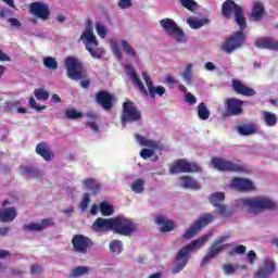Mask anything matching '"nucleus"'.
I'll return each mask as SVG.
<instances>
[{
    "label": "nucleus",
    "mask_w": 278,
    "mask_h": 278,
    "mask_svg": "<svg viewBox=\"0 0 278 278\" xmlns=\"http://www.w3.org/2000/svg\"><path fill=\"white\" fill-rule=\"evenodd\" d=\"M91 229L93 231H114L118 236H131L138 231V224L124 215H117L111 218H97Z\"/></svg>",
    "instance_id": "nucleus-1"
},
{
    "label": "nucleus",
    "mask_w": 278,
    "mask_h": 278,
    "mask_svg": "<svg viewBox=\"0 0 278 278\" xmlns=\"http://www.w3.org/2000/svg\"><path fill=\"white\" fill-rule=\"evenodd\" d=\"M210 240V236L204 235L195 240H192L187 245L182 247L176 254V264L172 269L173 275H177V273H181L182 269L188 266V262H190L191 253L194 251H199L205 242Z\"/></svg>",
    "instance_id": "nucleus-2"
},
{
    "label": "nucleus",
    "mask_w": 278,
    "mask_h": 278,
    "mask_svg": "<svg viewBox=\"0 0 278 278\" xmlns=\"http://www.w3.org/2000/svg\"><path fill=\"white\" fill-rule=\"evenodd\" d=\"M243 207H248L250 214H262L266 211L277 210V202L266 197L243 198L239 200Z\"/></svg>",
    "instance_id": "nucleus-3"
},
{
    "label": "nucleus",
    "mask_w": 278,
    "mask_h": 278,
    "mask_svg": "<svg viewBox=\"0 0 278 278\" xmlns=\"http://www.w3.org/2000/svg\"><path fill=\"white\" fill-rule=\"evenodd\" d=\"M222 16L231 21L235 18V22L240 27V29H247V17H244V11L233 0H226L222 4Z\"/></svg>",
    "instance_id": "nucleus-4"
},
{
    "label": "nucleus",
    "mask_w": 278,
    "mask_h": 278,
    "mask_svg": "<svg viewBox=\"0 0 278 278\" xmlns=\"http://www.w3.org/2000/svg\"><path fill=\"white\" fill-rule=\"evenodd\" d=\"M247 45V35L244 29L232 31V34L225 39L222 45V51L225 53H233L238 49H242V46Z\"/></svg>",
    "instance_id": "nucleus-5"
},
{
    "label": "nucleus",
    "mask_w": 278,
    "mask_h": 278,
    "mask_svg": "<svg viewBox=\"0 0 278 278\" xmlns=\"http://www.w3.org/2000/svg\"><path fill=\"white\" fill-rule=\"evenodd\" d=\"M138 121H142V112L138 110V105L131 100L124 102L121 115L122 125L138 123Z\"/></svg>",
    "instance_id": "nucleus-6"
},
{
    "label": "nucleus",
    "mask_w": 278,
    "mask_h": 278,
    "mask_svg": "<svg viewBox=\"0 0 278 278\" xmlns=\"http://www.w3.org/2000/svg\"><path fill=\"white\" fill-rule=\"evenodd\" d=\"M66 75L70 79L79 81V79H86L84 75V63L79 59L74 56H67L65 59Z\"/></svg>",
    "instance_id": "nucleus-7"
},
{
    "label": "nucleus",
    "mask_w": 278,
    "mask_h": 278,
    "mask_svg": "<svg viewBox=\"0 0 278 278\" xmlns=\"http://www.w3.org/2000/svg\"><path fill=\"white\" fill-rule=\"evenodd\" d=\"M215 216L212 214H204L200 216L190 227L186 230V232L181 236L184 240H190V238H194L203 229V227H207L210 223H214Z\"/></svg>",
    "instance_id": "nucleus-8"
},
{
    "label": "nucleus",
    "mask_w": 278,
    "mask_h": 278,
    "mask_svg": "<svg viewBox=\"0 0 278 278\" xmlns=\"http://www.w3.org/2000/svg\"><path fill=\"white\" fill-rule=\"evenodd\" d=\"M211 164H213V167L216 170H219V173H244V167H242V165L223 157H212Z\"/></svg>",
    "instance_id": "nucleus-9"
},
{
    "label": "nucleus",
    "mask_w": 278,
    "mask_h": 278,
    "mask_svg": "<svg viewBox=\"0 0 278 278\" xmlns=\"http://www.w3.org/2000/svg\"><path fill=\"white\" fill-rule=\"evenodd\" d=\"M161 27L167 34V36H172L175 38L177 42H186V34L184 30L177 25L173 18H163L160 21Z\"/></svg>",
    "instance_id": "nucleus-10"
},
{
    "label": "nucleus",
    "mask_w": 278,
    "mask_h": 278,
    "mask_svg": "<svg viewBox=\"0 0 278 278\" xmlns=\"http://www.w3.org/2000/svg\"><path fill=\"white\" fill-rule=\"evenodd\" d=\"M172 175H179V173H203V168L197 163H190L186 159H178L169 168Z\"/></svg>",
    "instance_id": "nucleus-11"
},
{
    "label": "nucleus",
    "mask_w": 278,
    "mask_h": 278,
    "mask_svg": "<svg viewBox=\"0 0 278 278\" xmlns=\"http://www.w3.org/2000/svg\"><path fill=\"white\" fill-rule=\"evenodd\" d=\"M80 40H84L85 47L87 51H89L91 58L96 60H101V54L94 50L96 47H99V41L97 40V36L92 31V27L88 26L85 31L80 36Z\"/></svg>",
    "instance_id": "nucleus-12"
},
{
    "label": "nucleus",
    "mask_w": 278,
    "mask_h": 278,
    "mask_svg": "<svg viewBox=\"0 0 278 278\" xmlns=\"http://www.w3.org/2000/svg\"><path fill=\"white\" fill-rule=\"evenodd\" d=\"M96 103L101 105L105 112H110L114 108V103H116V97L108 90H100L96 93Z\"/></svg>",
    "instance_id": "nucleus-13"
},
{
    "label": "nucleus",
    "mask_w": 278,
    "mask_h": 278,
    "mask_svg": "<svg viewBox=\"0 0 278 278\" xmlns=\"http://www.w3.org/2000/svg\"><path fill=\"white\" fill-rule=\"evenodd\" d=\"M243 105L244 102L238 98H228L225 100V110L228 116H240L244 114Z\"/></svg>",
    "instance_id": "nucleus-14"
},
{
    "label": "nucleus",
    "mask_w": 278,
    "mask_h": 278,
    "mask_svg": "<svg viewBox=\"0 0 278 278\" xmlns=\"http://www.w3.org/2000/svg\"><path fill=\"white\" fill-rule=\"evenodd\" d=\"M72 244L75 253H83L86 255L90 247H92V240L84 235H76L72 239Z\"/></svg>",
    "instance_id": "nucleus-15"
},
{
    "label": "nucleus",
    "mask_w": 278,
    "mask_h": 278,
    "mask_svg": "<svg viewBox=\"0 0 278 278\" xmlns=\"http://www.w3.org/2000/svg\"><path fill=\"white\" fill-rule=\"evenodd\" d=\"M29 10L34 16L41 21H49V16H51V9L42 1L30 3Z\"/></svg>",
    "instance_id": "nucleus-16"
},
{
    "label": "nucleus",
    "mask_w": 278,
    "mask_h": 278,
    "mask_svg": "<svg viewBox=\"0 0 278 278\" xmlns=\"http://www.w3.org/2000/svg\"><path fill=\"white\" fill-rule=\"evenodd\" d=\"M232 90L236 94H242V97H255V89L242 84L239 79H232Z\"/></svg>",
    "instance_id": "nucleus-17"
},
{
    "label": "nucleus",
    "mask_w": 278,
    "mask_h": 278,
    "mask_svg": "<svg viewBox=\"0 0 278 278\" xmlns=\"http://www.w3.org/2000/svg\"><path fill=\"white\" fill-rule=\"evenodd\" d=\"M231 187L235 188V190H240L241 192L255 190V186L253 185V181L247 178H238V177L232 178Z\"/></svg>",
    "instance_id": "nucleus-18"
},
{
    "label": "nucleus",
    "mask_w": 278,
    "mask_h": 278,
    "mask_svg": "<svg viewBox=\"0 0 278 278\" xmlns=\"http://www.w3.org/2000/svg\"><path fill=\"white\" fill-rule=\"evenodd\" d=\"M35 151L37 155H40L42 160L46 162H51L55 157V154H53V150L47 142H40L36 146Z\"/></svg>",
    "instance_id": "nucleus-19"
},
{
    "label": "nucleus",
    "mask_w": 278,
    "mask_h": 278,
    "mask_svg": "<svg viewBox=\"0 0 278 278\" xmlns=\"http://www.w3.org/2000/svg\"><path fill=\"white\" fill-rule=\"evenodd\" d=\"M229 236L218 237L216 241L210 247L208 254L210 257H217L218 254L223 253L225 249H227V244H223L226 240H228Z\"/></svg>",
    "instance_id": "nucleus-20"
},
{
    "label": "nucleus",
    "mask_w": 278,
    "mask_h": 278,
    "mask_svg": "<svg viewBox=\"0 0 278 278\" xmlns=\"http://www.w3.org/2000/svg\"><path fill=\"white\" fill-rule=\"evenodd\" d=\"M53 219L51 218H46L42 219L40 223H31L23 226L24 231H45L47 227L53 226Z\"/></svg>",
    "instance_id": "nucleus-21"
},
{
    "label": "nucleus",
    "mask_w": 278,
    "mask_h": 278,
    "mask_svg": "<svg viewBox=\"0 0 278 278\" xmlns=\"http://www.w3.org/2000/svg\"><path fill=\"white\" fill-rule=\"evenodd\" d=\"M257 49H268L269 51H278V41L270 37L258 38L255 40Z\"/></svg>",
    "instance_id": "nucleus-22"
},
{
    "label": "nucleus",
    "mask_w": 278,
    "mask_h": 278,
    "mask_svg": "<svg viewBox=\"0 0 278 278\" xmlns=\"http://www.w3.org/2000/svg\"><path fill=\"white\" fill-rule=\"evenodd\" d=\"M178 179L181 188H185V190H201V185L192 176H181Z\"/></svg>",
    "instance_id": "nucleus-23"
},
{
    "label": "nucleus",
    "mask_w": 278,
    "mask_h": 278,
    "mask_svg": "<svg viewBox=\"0 0 278 278\" xmlns=\"http://www.w3.org/2000/svg\"><path fill=\"white\" fill-rule=\"evenodd\" d=\"M156 225H161L162 233H168L175 229V222L166 218L164 215H159L155 217Z\"/></svg>",
    "instance_id": "nucleus-24"
},
{
    "label": "nucleus",
    "mask_w": 278,
    "mask_h": 278,
    "mask_svg": "<svg viewBox=\"0 0 278 278\" xmlns=\"http://www.w3.org/2000/svg\"><path fill=\"white\" fill-rule=\"evenodd\" d=\"M266 14V9L264 8V3L256 1L253 4L252 11H251V18L254 22H260L262 18H264V15Z\"/></svg>",
    "instance_id": "nucleus-25"
},
{
    "label": "nucleus",
    "mask_w": 278,
    "mask_h": 278,
    "mask_svg": "<svg viewBox=\"0 0 278 278\" xmlns=\"http://www.w3.org/2000/svg\"><path fill=\"white\" fill-rule=\"evenodd\" d=\"M16 216H17L16 208L14 207L4 208L3 211H0V223H12V220H14Z\"/></svg>",
    "instance_id": "nucleus-26"
},
{
    "label": "nucleus",
    "mask_w": 278,
    "mask_h": 278,
    "mask_svg": "<svg viewBox=\"0 0 278 278\" xmlns=\"http://www.w3.org/2000/svg\"><path fill=\"white\" fill-rule=\"evenodd\" d=\"M84 186L87 190H91L92 194H99L101 192V184L93 178L85 179Z\"/></svg>",
    "instance_id": "nucleus-27"
},
{
    "label": "nucleus",
    "mask_w": 278,
    "mask_h": 278,
    "mask_svg": "<svg viewBox=\"0 0 278 278\" xmlns=\"http://www.w3.org/2000/svg\"><path fill=\"white\" fill-rule=\"evenodd\" d=\"M136 140L141 144V147H149V149H160V143L153 139H147L139 134L136 135Z\"/></svg>",
    "instance_id": "nucleus-28"
},
{
    "label": "nucleus",
    "mask_w": 278,
    "mask_h": 278,
    "mask_svg": "<svg viewBox=\"0 0 278 278\" xmlns=\"http://www.w3.org/2000/svg\"><path fill=\"white\" fill-rule=\"evenodd\" d=\"M238 131L241 136H253V134H257V126L255 124H244L238 127Z\"/></svg>",
    "instance_id": "nucleus-29"
},
{
    "label": "nucleus",
    "mask_w": 278,
    "mask_h": 278,
    "mask_svg": "<svg viewBox=\"0 0 278 278\" xmlns=\"http://www.w3.org/2000/svg\"><path fill=\"white\" fill-rule=\"evenodd\" d=\"M264 123L267 127H275L278 123L277 114L268 111L263 112Z\"/></svg>",
    "instance_id": "nucleus-30"
},
{
    "label": "nucleus",
    "mask_w": 278,
    "mask_h": 278,
    "mask_svg": "<svg viewBox=\"0 0 278 278\" xmlns=\"http://www.w3.org/2000/svg\"><path fill=\"white\" fill-rule=\"evenodd\" d=\"M121 45L126 55H128L129 58H138V52H136V49H134L129 41H127L126 39H122Z\"/></svg>",
    "instance_id": "nucleus-31"
},
{
    "label": "nucleus",
    "mask_w": 278,
    "mask_h": 278,
    "mask_svg": "<svg viewBox=\"0 0 278 278\" xmlns=\"http://www.w3.org/2000/svg\"><path fill=\"white\" fill-rule=\"evenodd\" d=\"M130 79H131L134 86H138L139 90H140V92H142V94H149V91H147L144 84H142V80H140V77H138V74L136 73V71L130 72Z\"/></svg>",
    "instance_id": "nucleus-32"
},
{
    "label": "nucleus",
    "mask_w": 278,
    "mask_h": 278,
    "mask_svg": "<svg viewBox=\"0 0 278 278\" xmlns=\"http://www.w3.org/2000/svg\"><path fill=\"white\" fill-rule=\"evenodd\" d=\"M224 201H225V192H215L210 195V203L214 207H218L223 205Z\"/></svg>",
    "instance_id": "nucleus-33"
},
{
    "label": "nucleus",
    "mask_w": 278,
    "mask_h": 278,
    "mask_svg": "<svg viewBox=\"0 0 278 278\" xmlns=\"http://www.w3.org/2000/svg\"><path fill=\"white\" fill-rule=\"evenodd\" d=\"M148 92L151 97V99H155V96L157 94L159 97H163L164 94H166V88L162 87V86H153V84L148 87Z\"/></svg>",
    "instance_id": "nucleus-34"
},
{
    "label": "nucleus",
    "mask_w": 278,
    "mask_h": 278,
    "mask_svg": "<svg viewBox=\"0 0 278 278\" xmlns=\"http://www.w3.org/2000/svg\"><path fill=\"white\" fill-rule=\"evenodd\" d=\"M211 112L210 109H207V105L205 103L201 102L198 105V116L200 121H207L210 118Z\"/></svg>",
    "instance_id": "nucleus-35"
},
{
    "label": "nucleus",
    "mask_w": 278,
    "mask_h": 278,
    "mask_svg": "<svg viewBox=\"0 0 278 278\" xmlns=\"http://www.w3.org/2000/svg\"><path fill=\"white\" fill-rule=\"evenodd\" d=\"M187 23L191 27V29H201V27L210 23V20L208 18H202V20L188 18Z\"/></svg>",
    "instance_id": "nucleus-36"
},
{
    "label": "nucleus",
    "mask_w": 278,
    "mask_h": 278,
    "mask_svg": "<svg viewBox=\"0 0 278 278\" xmlns=\"http://www.w3.org/2000/svg\"><path fill=\"white\" fill-rule=\"evenodd\" d=\"M261 270H264L265 273L273 275L275 273V261L270 258H265L263 261L262 267L260 268Z\"/></svg>",
    "instance_id": "nucleus-37"
},
{
    "label": "nucleus",
    "mask_w": 278,
    "mask_h": 278,
    "mask_svg": "<svg viewBox=\"0 0 278 278\" xmlns=\"http://www.w3.org/2000/svg\"><path fill=\"white\" fill-rule=\"evenodd\" d=\"M65 117L70 121H77L78 118H84V113L75 109L65 111Z\"/></svg>",
    "instance_id": "nucleus-38"
},
{
    "label": "nucleus",
    "mask_w": 278,
    "mask_h": 278,
    "mask_svg": "<svg viewBox=\"0 0 278 278\" xmlns=\"http://www.w3.org/2000/svg\"><path fill=\"white\" fill-rule=\"evenodd\" d=\"M131 191L136 192V194H142L144 192V180L136 179L135 184L131 185Z\"/></svg>",
    "instance_id": "nucleus-39"
},
{
    "label": "nucleus",
    "mask_w": 278,
    "mask_h": 278,
    "mask_svg": "<svg viewBox=\"0 0 278 278\" xmlns=\"http://www.w3.org/2000/svg\"><path fill=\"white\" fill-rule=\"evenodd\" d=\"M100 212L102 216H112L114 214V207L108 202H102L100 204Z\"/></svg>",
    "instance_id": "nucleus-40"
},
{
    "label": "nucleus",
    "mask_w": 278,
    "mask_h": 278,
    "mask_svg": "<svg viewBox=\"0 0 278 278\" xmlns=\"http://www.w3.org/2000/svg\"><path fill=\"white\" fill-rule=\"evenodd\" d=\"M43 66L50 71L58 70V61L53 56H47L43 59Z\"/></svg>",
    "instance_id": "nucleus-41"
},
{
    "label": "nucleus",
    "mask_w": 278,
    "mask_h": 278,
    "mask_svg": "<svg viewBox=\"0 0 278 278\" xmlns=\"http://www.w3.org/2000/svg\"><path fill=\"white\" fill-rule=\"evenodd\" d=\"M217 214H219L222 218H229V216L233 215V212H231V210H229L227 205L220 204L219 206H217Z\"/></svg>",
    "instance_id": "nucleus-42"
},
{
    "label": "nucleus",
    "mask_w": 278,
    "mask_h": 278,
    "mask_svg": "<svg viewBox=\"0 0 278 278\" xmlns=\"http://www.w3.org/2000/svg\"><path fill=\"white\" fill-rule=\"evenodd\" d=\"M110 251L112 253H121L123 251V242L121 240H113L110 242Z\"/></svg>",
    "instance_id": "nucleus-43"
},
{
    "label": "nucleus",
    "mask_w": 278,
    "mask_h": 278,
    "mask_svg": "<svg viewBox=\"0 0 278 278\" xmlns=\"http://www.w3.org/2000/svg\"><path fill=\"white\" fill-rule=\"evenodd\" d=\"M34 94L38 101H47L49 99V91L45 89H35Z\"/></svg>",
    "instance_id": "nucleus-44"
},
{
    "label": "nucleus",
    "mask_w": 278,
    "mask_h": 278,
    "mask_svg": "<svg viewBox=\"0 0 278 278\" xmlns=\"http://www.w3.org/2000/svg\"><path fill=\"white\" fill-rule=\"evenodd\" d=\"M23 175H28V177H40V172L35 167H22Z\"/></svg>",
    "instance_id": "nucleus-45"
},
{
    "label": "nucleus",
    "mask_w": 278,
    "mask_h": 278,
    "mask_svg": "<svg viewBox=\"0 0 278 278\" xmlns=\"http://www.w3.org/2000/svg\"><path fill=\"white\" fill-rule=\"evenodd\" d=\"M111 47L113 49V53L117 60H123V51L118 47V42L116 40H111Z\"/></svg>",
    "instance_id": "nucleus-46"
},
{
    "label": "nucleus",
    "mask_w": 278,
    "mask_h": 278,
    "mask_svg": "<svg viewBox=\"0 0 278 278\" xmlns=\"http://www.w3.org/2000/svg\"><path fill=\"white\" fill-rule=\"evenodd\" d=\"M182 77L186 80L187 84H190V81H192V64H187L184 73H182Z\"/></svg>",
    "instance_id": "nucleus-47"
},
{
    "label": "nucleus",
    "mask_w": 278,
    "mask_h": 278,
    "mask_svg": "<svg viewBox=\"0 0 278 278\" xmlns=\"http://www.w3.org/2000/svg\"><path fill=\"white\" fill-rule=\"evenodd\" d=\"M240 267L238 265L225 264L223 270L226 275H233Z\"/></svg>",
    "instance_id": "nucleus-48"
},
{
    "label": "nucleus",
    "mask_w": 278,
    "mask_h": 278,
    "mask_svg": "<svg viewBox=\"0 0 278 278\" xmlns=\"http://www.w3.org/2000/svg\"><path fill=\"white\" fill-rule=\"evenodd\" d=\"M29 105L30 108H33L34 110H36V112H42V110H47V105H39L36 102V99H34V97L29 98Z\"/></svg>",
    "instance_id": "nucleus-49"
},
{
    "label": "nucleus",
    "mask_w": 278,
    "mask_h": 278,
    "mask_svg": "<svg viewBox=\"0 0 278 278\" xmlns=\"http://www.w3.org/2000/svg\"><path fill=\"white\" fill-rule=\"evenodd\" d=\"M96 31L100 38H105L108 36V30L105 29V26L101 25V23H96Z\"/></svg>",
    "instance_id": "nucleus-50"
},
{
    "label": "nucleus",
    "mask_w": 278,
    "mask_h": 278,
    "mask_svg": "<svg viewBox=\"0 0 278 278\" xmlns=\"http://www.w3.org/2000/svg\"><path fill=\"white\" fill-rule=\"evenodd\" d=\"M88 273V267L78 266L75 267L72 271L73 277H81V275H86Z\"/></svg>",
    "instance_id": "nucleus-51"
},
{
    "label": "nucleus",
    "mask_w": 278,
    "mask_h": 278,
    "mask_svg": "<svg viewBox=\"0 0 278 278\" xmlns=\"http://www.w3.org/2000/svg\"><path fill=\"white\" fill-rule=\"evenodd\" d=\"M180 3L184 8H186V10H190L191 12L194 10V8H197V1L194 0H180Z\"/></svg>",
    "instance_id": "nucleus-52"
},
{
    "label": "nucleus",
    "mask_w": 278,
    "mask_h": 278,
    "mask_svg": "<svg viewBox=\"0 0 278 278\" xmlns=\"http://www.w3.org/2000/svg\"><path fill=\"white\" fill-rule=\"evenodd\" d=\"M153 155H155V150L153 149L146 148L140 151V156L142 160H149V157H153Z\"/></svg>",
    "instance_id": "nucleus-53"
},
{
    "label": "nucleus",
    "mask_w": 278,
    "mask_h": 278,
    "mask_svg": "<svg viewBox=\"0 0 278 278\" xmlns=\"http://www.w3.org/2000/svg\"><path fill=\"white\" fill-rule=\"evenodd\" d=\"M88 203H90V194L89 193H85L84 198H83V200L80 202V205H79L81 212H86V210H88Z\"/></svg>",
    "instance_id": "nucleus-54"
},
{
    "label": "nucleus",
    "mask_w": 278,
    "mask_h": 278,
    "mask_svg": "<svg viewBox=\"0 0 278 278\" xmlns=\"http://www.w3.org/2000/svg\"><path fill=\"white\" fill-rule=\"evenodd\" d=\"M18 105H21V101L7 102V105L4 106V112H14V110H16Z\"/></svg>",
    "instance_id": "nucleus-55"
},
{
    "label": "nucleus",
    "mask_w": 278,
    "mask_h": 278,
    "mask_svg": "<svg viewBox=\"0 0 278 278\" xmlns=\"http://www.w3.org/2000/svg\"><path fill=\"white\" fill-rule=\"evenodd\" d=\"M42 265L34 264L30 265V275H40L43 273Z\"/></svg>",
    "instance_id": "nucleus-56"
},
{
    "label": "nucleus",
    "mask_w": 278,
    "mask_h": 278,
    "mask_svg": "<svg viewBox=\"0 0 278 278\" xmlns=\"http://www.w3.org/2000/svg\"><path fill=\"white\" fill-rule=\"evenodd\" d=\"M185 101H186V103H189V105H194L197 103V97H194V94L188 92L185 94Z\"/></svg>",
    "instance_id": "nucleus-57"
},
{
    "label": "nucleus",
    "mask_w": 278,
    "mask_h": 278,
    "mask_svg": "<svg viewBox=\"0 0 278 278\" xmlns=\"http://www.w3.org/2000/svg\"><path fill=\"white\" fill-rule=\"evenodd\" d=\"M255 260H257V254L255 251L251 250L248 252V262L249 264L253 265L255 264Z\"/></svg>",
    "instance_id": "nucleus-58"
},
{
    "label": "nucleus",
    "mask_w": 278,
    "mask_h": 278,
    "mask_svg": "<svg viewBox=\"0 0 278 278\" xmlns=\"http://www.w3.org/2000/svg\"><path fill=\"white\" fill-rule=\"evenodd\" d=\"M118 8H121V10H127V8H131V0H119Z\"/></svg>",
    "instance_id": "nucleus-59"
},
{
    "label": "nucleus",
    "mask_w": 278,
    "mask_h": 278,
    "mask_svg": "<svg viewBox=\"0 0 278 278\" xmlns=\"http://www.w3.org/2000/svg\"><path fill=\"white\" fill-rule=\"evenodd\" d=\"M270 277V274H268L267 271H265L264 269H258L255 274H254V278H268Z\"/></svg>",
    "instance_id": "nucleus-60"
},
{
    "label": "nucleus",
    "mask_w": 278,
    "mask_h": 278,
    "mask_svg": "<svg viewBox=\"0 0 278 278\" xmlns=\"http://www.w3.org/2000/svg\"><path fill=\"white\" fill-rule=\"evenodd\" d=\"M8 23H10V25H11L12 27H16L17 29L22 27L21 22H20L17 18H15V17H10V18L8 20Z\"/></svg>",
    "instance_id": "nucleus-61"
},
{
    "label": "nucleus",
    "mask_w": 278,
    "mask_h": 278,
    "mask_svg": "<svg viewBox=\"0 0 278 278\" xmlns=\"http://www.w3.org/2000/svg\"><path fill=\"white\" fill-rule=\"evenodd\" d=\"M7 16H12V11L10 9L0 10V18H5Z\"/></svg>",
    "instance_id": "nucleus-62"
},
{
    "label": "nucleus",
    "mask_w": 278,
    "mask_h": 278,
    "mask_svg": "<svg viewBox=\"0 0 278 278\" xmlns=\"http://www.w3.org/2000/svg\"><path fill=\"white\" fill-rule=\"evenodd\" d=\"M238 255H244L247 253V247L244 245H238L233 250Z\"/></svg>",
    "instance_id": "nucleus-63"
},
{
    "label": "nucleus",
    "mask_w": 278,
    "mask_h": 278,
    "mask_svg": "<svg viewBox=\"0 0 278 278\" xmlns=\"http://www.w3.org/2000/svg\"><path fill=\"white\" fill-rule=\"evenodd\" d=\"M141 75L149 88L153 84V80H151V78L149 77V74L147 72H142Z\"/></svg>",
    "instance_id": "nucleus-64"
}]
</instances>
